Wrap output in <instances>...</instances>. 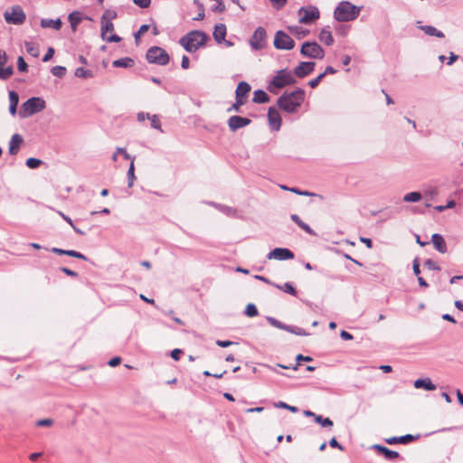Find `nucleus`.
I'll list each match as a JSON object with an SVG mask.
<instances>
[{"instance_id":"obj_1","label":"nucleus","mask_w":463,"mask_h":463,"mask_svg":"<svg viewBox=\"0 0 463 463\" xmlns=\"http://www.w3.org/2000/svg\"><path fill=\"white\" fill-rule=\"evenodd\" d=\"M305 99L304 90L298 88L291 92H284L277 101L279 109L288 113H295Z\"/></svg>"},{"instance_id":"obj_2","label":"nucleus","mask_w":463,"mask_h":463,"mask_svg":"<svg viewBox=\"0 0 463 463\" xmlns=\"http://www.w3.org/2000/svg\"><path fill=\"white\" fill-rule=\"evenodd\" d=\"M209 36L203 31L193 30L180 38L179 44L188 52H194L203 47Z\"/></svg>"},{"instance_id":"obj_3","label":"nucleus","mask_w":463,"mask_h":463,"mask_svg":"<svg viewBox=\"0 0 463 463\" xmlns=\"http://www.w3.org/2000/svg\"><path fill=\"white\" fill-rule=\"evenodd\" d=\"M360 6L354 5L348 1L338 4L334 11V17L338 22H350L356 19L361 12Z\"/></svg>"},{"instance_id":"obj_4","label":"nucleus","mask_w":463,"mask_h":463,"mask_svg":"<svg viewBox=\"0 0 463 463\" xmlns=\"http://www.w3.org/2000/svg\"><path fill=\"white\" fill-rule=\"evenodd\" d=\"M45 107L46 103L43 99L32 97L22 104L18 114L21 118H26L43 110Z\"/></svg>"},{"instance_id":"obj_5","label":"nucleus","mask_w":463,"mask_h":463,"mask_svg":"<svg viewBox=\"0 0 463 463\" xmlns=\"http://www.w3.org/2000/svg\"><path fill=\"white\" fill-rule=\"evenodd\" d=\"M296 83L293 73L288 69H282L277 71V74L269 81L268 90L270 92H275L274 89H282L286 86Z\"/></svg>"},{"instance_id":"obj_6","label":"nucleus","mask_w":463,"mask_h":463,"mask_svg":"<svg viewBox=\"0 0 463 463\" xmlns=\"http://www.w3.org/2000/svg\"><path fill=\"white\" fill-rule=\"evenodd\" d=\"M146 58L149 63L165 65L169 62L168 53L161 47H150L146 54Z\"/></svg>"},{"instance_id":"obj_7","label":"nucleus","mask_w":463,"mask_h":463,"mask_svg":"<svg viewBox=\"0 0 463 463\" xmlns=\"http://www.w3.org/2000/svg\"><path fill=\"white\" fill-rule=\"evenodd\" d=\"M300 53L307 58L321 60L325 56V51L317 42L303 43Z\"/></svg>"},{"instance_id":"obj_8","label":"nucleus","mask_w":463,"mask_h":463,"mask_svg":"<svg viewBox=\"0 0 463 463\" xmlns=\"http://www.w3.org/2000/svg\"><path fill=\"white\" fill-rule=\"evenodd\" d=\"M4 17L7 24L15 25L24 24L26 19L25 13L20 5H14L6 9Z\"/></svg>"},{"instance_id":"obj_9","label":"nucleus","mask_w":463,"mask_h":463,"mask_svg":"<svg viewBox=\"0 0 463 463\" xmlns=\"http://www.w3.org/2000/svg\"><path fill=\"white\" fill-rule=\"evenodd\" d=\"M274 46L278 50H291L295 46V42L285 32L278 31L274 37Z\"/></svg>"},{"instance_id":"obj_10","label":"nucleus","mask_w":463,"mask_h":463,"mask_svg":"<svg viewBox=\"0 0 463 463\" xmlns=\"http://www.w3.org/2000/svg\"><path fill=\"white\" fill-rule=\"evenodd\" d=\"M266 30L259 26L250 39V47L255 51L262 50L266 45Z\"/></svg>"},{"instance_id":"obj_11","label":"nucleus","mask_w":463,"mask_h":463,"mask_svg":"<svg viewBox=\"0 0 463 463\" xmlns=\"http://www.w3.org/2000/svg\"><path fill=\"white\" fill-rule=\"evenodd\" d=\"M266 319L269 323L270 326H272L276 328L285 330L287 332H289V333L297 335H309L304 329L298 327V326L283 324L282 322L279 321L278 319H276L273 317H267Z\"/></svg>"},{"instance_id":"obj_12","label":"nucleus","mask_w":463,"mask_h":463,"mask_svg":"<svg viewBox=\"0 0 463 463\" xmlns=\"http://www.w3.org/2000/svg\"><path fill=\"white\" fill-rule=\"evenodd\" d=\"M301 24H311L319 17V10L316 6L301 7L298 11Z\"/></svg>"},{"instance_id":"obj_13","label":"nucleus","mask_w":463,"mask_h":463,"mask_svg":"<svg viewBox=\"0 0 463 463\" xmlns=\"http://www.w3.org/2000/svg\"><path fill=\"white\" fill-rule=\"evenodd\" d=\"M114 30V24L110 21H103L101 22L100 28V37L103 41L108 43H119L121 38L117 34L107 35L108 32H112Z\"/></svg>"},{"instance_id":"obj_14","label":"nucleus","mask_w":463,"mask_h":463,"mask_svg":"<svg viewBox=\"0 0 463 463\" xmlns=\"http://www.w3.org/2000/svg\"><path fill=\"white\" fill-rule=\"evenodd\" d=\"M269 260H288L294 258V253L287 248H275L268 253Z\"/></svg>"},{"instance_id":"obj_15","label":"nucleus","mask_w":463,"mask_h":463,"mask_svg":"<svg viewBox=\"0 0 463 463\" xmlns=\"http://www.w3.org/2000/svg\"><path fill=\"white\" fill-rule=\"evenodd\" d=\"M316 67V63L314 61H301L295 69L293 75L298 78H305L309 75Z\"/></svg>"},{"instance_id":"obj_16","label":"nucleus","mask_w":463,"mask_h":463,"mask_svg":"<svg viewBox=\"0 0 463 463\" xmlns=\"http://www.w3.org/2000/svg\"><path fill=\"white\" fill-rule=\"evenodd\" d=\"M267 116L270 128L274 131H279L281 127L282 119L278 109L269 108Z\"/></svg>"},{"instance_id":"obj_17","label":"nucleus","mask_w":463,"mask_h":463,"mask_svg":"<svg viewBox=\"0 0 463 463\" xmlns=\"http://www.w3.org/2000/svg\"><path fill=\"white\" fill-rule=\"evenodd\" d=\"M250 122L251 120L247 118L241 116H232L228 119V126L232 131L235 132L236 130L250 125Z\"/></svg>"},{"instance_id":"obj_18","label":"nucleus","mask_w":463,"mask_h":463,"mask_svg":"<svg viewBox=\"0 0 463 463\" xmlns=\"http://www.w3.org/2000/svg\"><path fill=\"white\" fill-rule=\"evenodd\" d=\"M7 61V56L5 52L0 51V79L6 80L14 74L12 66L4 68Z\"/></svg>"},{"instance_id":"obj_19","label":"nucleus","mask_w":463,"mask_h":463,"mask_svg":"<svg viewBox=\"0 0 463 463\" xmlns=\"http://www.w3.org/2000/svg\"><path fill=\"white\" fill-rule=\"evenodd\" d=\"M371 448L372 449L383 454L388 460H394L399 457V453L397 451L391 450L388 448L379 444H374Z\"/></svg>"},{"instance_id":"obj_20","label":"nucleus","mask_w":463,"mask_h":463,"mask_svg":"<svg viewBox=\"0 0 463 463\" xmlns=\"http://www.w3.org/2000/svg\"><path fill=\"white\" fill-rule=\"evenodd\" d=\"M227 33V28L226 25L223 24H218L214 26V30L213 33V36L214 41L221 44L224 41Z\"/></svg>"},{"instance_id":"obj_21","label":"nucleus","mask_w":463,"mask_h":463,"mask_svg":"<svg viewBox=\"0 0 463 463\" xmlns=\"http://www.w3.org/2000/svg\"><path fill=\"white\" fill-rule=\"evenodd\" d=\"M416 439H418V436H413L411 434H406V435H403L401 437H392V438L386 439L385 441L387 444H391V445L397 444V443L408 444V443L415 440Z\"/></svg>"},{"instance_id":"obj_22","label":"nucleus","mask_w":463,"mask_h":463,"mask_svg":"<svg viewBox=\"0 0 463 463\" xmlns=\"http://www.w3.org/2000/svg\"><path fill=\"white\" fill-rule=\"evenodd\" d=\"M431 241L433 243L434 248L440 253L447 252V244L445 242L444 238L439 234L434 233L431 237Z\"/></svg>"},{"instance_id":"obj_23","label":"nucleus","mask_w":463,"mask_h":463,"mask_svg":"<svg viewBox=\"0 0 463 463\" xmlns=\"http://www.w3.org/2000/svg\"><path fill=\"white\" fill-rule=\"evenodd\" d=\"M22 143L23 137L19 134L13 135L9 142V154L16 155Z\"/></svg>"},{"instance_id":"obj_24","label":"nucleus","mask_w":463,"mask_h":463,"mask_svg":"<svg viewBox=\"0 0 463 463\" xmlns=\"http://www.w3.org/2000/svg\"><path fill=\"white\" fill-rule=\"evenodd\" d=\"M413 386L416 389H424L427 391H434L436 385L431 382L430 378L417 379L414 381Z\"/></svg>"},{"instance_id":"obj_25","label":"nucleus","mask_w":463,"mask_h":463,"mask_svg":"<svg viewBox=\"0 0 463 463\" xmlns=\"http://www.w3.org/2000/svg\"><path fill=\"white\" fill-rule=\"evenodd\" d=\"M318 39L321 43H325L327 46H330L334 43V38L331 33V31L329 30V27H324L319 34Z\"/></svg>"},{"instance_id":"obj_26","label":"nucleus","mask_w":463,"mask_h":463,"mask_svg":"<svg viewBox=\"0 0 463 463\" xmlns=\"http://www.w3.org/2000/svg\"><path fill=\"white\" fill-rule=\"evenodd\" d=\"M250 90V84L247 83L246 81H241L238 84L236 91H235L236 98L244 99L245 98H247Z\"/></svg>"},{"instance_id":"obj_27","label":"nucleus","mask_w":463,"mask_h":463,"mask_svg":"<svg viewBox=\"0 0 463 463\" xmlns=\"http://www.w3.org/2000/svg\"><path fill=\"white\" fill-rule=\"evenodd\" d=\"M61 20L60 18H57L55 20L53 19H42L41 20V26L43 28H52L56 31H59L61 27Z\"/></svg>"},{"instance_id":"obj_28","label":"nucleus","mask_w":463,"mask_h":463,"mask_svg":"<svg viewBox=\"0 0 463 463\" xmlns=\"http://www.w3.org/2000/svg\"><path fill=\"white\" fill-rule=\"evenodd\" d=\"M290 219L302 230H304L306 232L311 235H315V232L312 230V228L307 224L306 222H302L301 219L298 214H291Z\"/></svg>"},{"instance_id":"obj_29","label":"nucleus","mask_w":463,"mask_h":463,"mask_svg":"<svg viewBox=\"0 0 463 463\" xmlns=\"http://www.w3.org/2000/svg\"><path fill=\"white\" fill-rule=\"evenodd\" d=\"M135 64V61L132 58L125 57L121 59L115 60L112 62V65L116 68H130Z\"/></svg>"},{"instance_id":"obj_30","label":"nucleus","mask_w":463,"mask_h":463,"mask_svg":"<svg viewBox=\"0 0 463 463\" xmlns=\"http://www.w3.org/2000/svg\"><path fill=\"white\" fill-rule=\"evenodd\" d=\"M420 28L427 34V35H430V36H436L438 38H444V33L438 30L437 28H435L434 26H431V25H422V26H420Z\"/></svg>"},{"instance_id":"obj_31","label":"nucleus","mask_w":463,"mask_h":463,"mask_svg":"<svg viewBox=\"0 0 463 463\" xmlns=\"http://www.w3.org/2000/svg\"><path fill=\"white\" fill-rule=\"evenodd\" d=\"M269 99L268 94L262 90H257L254 91L252 101L254 103L262 104L268 102Z\"/></svg>"},{"instance_id":"obj_32","label":"nucleus","mask_w":463,"mask_h":463,"mask_svg":"<svg viewBox=\"0 0 463 463\" xmlns=\"http://www.w3.org/2000/svg\"><path fill=\"white\" fill-rule=\"evenodd\" d=\"M209 204L214 206L220 212L223 213L224 214H226L228 216H232L236 213V211L233 208L224 205V204H220V203H216L213 202L209 203Z\"/></svg>"},{"instance_id":"obj_33","label":"nucleus","mask_w":463,"mask_h":463,"mask_svg":"<svg viewBox=\"0 0 463 463\" xmlns=\"http://www.w3.org/2000/svg\"><path fill=\"white\" fill-rule=\"evenodd\" d=\"M69 22L71 24V29L73 32L76 31L77 26L81 21L80 14V12H72L69 14Z\"/></svg>"},{"instance_id":"obj_34","label":"nucleus","mask_w":463,"mask_h":463,"mask_svg":"<svg viewBox=\"0 0 463 463\" xmlns=\"http://www.w3.org/2000/svg\"><path fill=\"white\" fill-rule=\"evenodd\" d=\"M74 74L76 77L82 79H90L94 77L92 71L84 69L82 67L77 68Z\"/></svg>"},{"instance_id":"obj_35","label":"nucleus","mask_w":463,"mask_h":463,"mask_svg":"<svg viewBox=\"0 0 463 463\" xmlns=\"http://www.w3.org/2000/svg\"><path fill=\"white\" fill-rule=\"evenodd\" d=\"M134 161H135V157H132L130 165H129V168L128 170V187L133 186L134 181L136 179Z\"/></svg>"},{"instance_id":"obj_36","label":"nucleus","mask_w":463,"mask_h":463,"mask_svg":"<svg viewBox=\"0 0 463 463\" xmlns=\"http://www.w3.org/2000/svg\"><path fill=\"white\" fill-rule=\"evenodd\" d=\"M25 50L26 52L33 57L36 58L39 56L40 52L37 45L31 42H25L24 43Z\"/></svg>"},{"instance_id":"obj_37","label":"nucleus","mask_w":463,"mask_h":463,"mask_svg":"<svg viewBox=\"0 0 463 463\" xmlns=\"http://www.w3.org/2000/svg\"><path fill=\"white\" fill-rule=\"evenodd\" d=\"M421 194L420 192H411L403 196V201L407 203H416L421 199Z\"/></svg>"},{"instance_id":"obj_38","label":"nucleus","mask_w":463,"mask_h":463,"mask_svg":"<svg viewBox=\"0 0 463 463\" xmlns=\"http://www.w3.org/2000/svg\"><path fill=\"white\" fill-rule=\"evenodd\" d=\"M274 286L279 289H281L282 291L288 293V294H290L292 296H297V290L296 288L293 287V285L289 282H286L285 284H283L282 286L280 285H277V284H274Z\"/></svg>"},{"instance_id":"obj_39","label":"nucleus","mask_w":463,"mask_h":463,"mask_svg":"<svg viewBox=\"0 0 463 463\" xmlns=\"http://www.w3.org/2000/svg\"><path fill=\"white\" fill-rule=\"evenodd\" d=\"M120 154V156H124L125 159L130 160L133 156H131L125 148L117 147L115 153L112 156V161L116 162L118 160V155Z\"/></svg>"},{"instance_id":"obj_40","label":"nucleus","mask_w":463,"mask_h":463,"mask_svg":"<svg viewBox=\"0 0 463 463\" xmlns=\"http://www.w3.org/2000/svg\"><path fill=\"white\" fill-rule=\"evenodd\" d=\"M66 68L64 66H54L52 68L51 72L53 76L62 78L66 74Z\"/></svg>"},{"instance_id":"obj_41","label":"nucleus","mask_w":463,"mask_h":463,"mask_svg":"<svg viewBox=\"0 0 463 463\" xmlns=\"http://www.w3.org/2000/svg\"><path fill=\"white\" fill-rule=\"evenodd\" d=\"M244 314L249 317H254L258 316L257 307L252 303L248 304L246 306Z\"/></svg>"},{"instance_id":"obj_42","label":"nucleus","mask_w":463,"mask_h":463,"mask_svg":"<svg viewBox=\"0 0 463 463\" xmlns=\"http://www.w3.org/2000/svg\"><path fill=\"white\" fill-rule=\"evenodd\" d=\"M315 421L320 424L322 427H332L333 421L329 418H324L321 415H317Z\"/></svg>"},{"instance_id":"obj_43","label":"nucleus","mask_w":463,"mask_h":463,"mask_svg":"<svg viewBox=\"0 0 463 463\" xmlns=\"http://www.w3.org/2000/svg\"><path fill=\"white\" fill-rule=\"evenodd\" d=\"M194 4L196 5L198 8H200V12L198 13L197 16L194 18V20L201 21L205 16L203 5L199 0H194Z\"/></svg>"},{"instance_id":"obj_44","label":"nucleus","mask_w":463,"mask_h":463,"mask_svg":"<svg viewBox=\"0 0 463 463\" xmlns=\"http://www.w3.org/2000/svg\"><path fill=\"white\" fill-rule=\"evenodd\" d=\"M117 18V13L113 10H106L104 14L101 16V21H110L112 22L113 19Z\"/></svg>"},{"instance_id":"obj_45","label":"nucleus","mask_w":463,"mask_h":463,"mask_svg":"<svg viewBox=\"0 0 463 463\" xmlns=\"http://www.w3.org/2000/svg\"><path fill=\"white\" fill-rule=\"evenodd\" d=\"M149 119L151 121V127L153 128L157 129L160 132H163V129L161 128V122L157 115H152Z\"/></svg>"},{"instance_id":"obj_46","label":"nucleus","mask_w":463,"mask_h":463,"mask_svg":"<svg viewBox=\"0 0 463 463\" xmlns=\"http://www.w3.org/2000/svg\"><path fill=\"white\" fill-rule=\"evenodd\" d=\"M42 164V160L34 157H30L26 160V165L31 169H35L40 166Z\"/></svg>"},{"instance_id":"obj_47","label":"nucleus","mask_w":463,"mask_h":463,"mask_svg":"<svg viewBox=\"0 0 463 463\" xmlns=\"http://www.w3.org/2000/svg\"><path fill=\"white\" fill-rule=\"evenodd\" d=\"M275 407L277 408H281V409H286V410H288L290 411L291 412H298V409L295 406H291L284 402H279L277 403L274 404Z\"/></svg>"},{"instance_id":"obj_48","label":"nucleus","mask_w":463,"mask_h":463,"mask_svg":"<svg viewBox=\"0 0 463 463\" xmlns=\"http://www.w3.org/2000/svg\"><path fill=\"white\" fill-rule=\"evenodd\" d=\"M64 255L80 259V260H87L85 255H83L82 253H80L79 251L73 250H65Z\"/></svg>"},{"instance_id":"obj_49","label":"nucleus","mask_w":463,"mask_h":463,"mask_svg":"<svg viewBox=\"0 0 463 463\" xmlns=\"http://www.w3.org/2000/svg\"><path fill=\"white\" fill-rule=\"evenodd\" d=\"M28 65L25 62L24 59L22 56H19L17 59V69L21 72L27 71Z\"/></svg>"},{"instance_id":"obj_50","label":"nucleus","mask_w":463,"mask_h":463,"mask_svg":"<svg viewBox=\"0 0 463 463\" xmlns=\"http://www.w3.org/2000/svg\"><path fill=\"white\" fill-rule=\"evenodd\" d=\"M424 266L430 270H439V266L431 259H428L424 262Z\"/></svg>"},{"instance_id":"obj_51","label":"nucleus","mask_w":463,"mask_h":463,"mask_svg":"<svg viewBox=\"0 0 463 463\" xmlns=\"http://www.w3.org/2000/svg\"><path fill=\"white\" fill-rule=\"evenodd\" d=\"M9 102L10 105L17 106L19 103V95L14 90L9 91Z\"/></svg>"},{"instance_id":"obj_52","label":"nucleus","mask_w":463,"mask_h":463,"mask_svg":"<svg viewBox=\"0 0 463 463\" xmlns=\"http://www.w3.org/2000/svg\"><path fill=\"white\" fill-rule=\"evenodd\" d=\"M245 103V100L240 98H236L235 103L232 104V106L228 109V112H231L232 110L239 111L240 108Z\"/></svg>"},{"instance_id":"obj_53","label":"nucleus","mask_w":463,"mask_h":463,"mask_svg":"<svg viewBox=\"0 0 463 463\" xmlns=\"http://www.w3.org/2000/svg\"><path fill=\"white\" fill-rule=\"evenodd\" d=\"M325 78V73H320L317 78L308 81V85L311 87V88H316L321 81L322 80Z\"/></svg>"},{"instance_id":"obj_54","label":"nucleus","mask_w":463,"mask_h":463,"mask_svg":"<svg viewBox=\"0 0 463 463\" xmlns=\"http://www.w3.org/2000/svg\"><path fill=\"white\" fill-rule=\"evenodd\" d=\"M274 8L279 10L281 8H283L286 4H287V0H269Z\"/></svg>"},{"instance_id":"obj_55","label":"nucleus","mask_w":463,"mask_h":463,"mask_svg":"<svg viewBox=\"0 0 463 463\" xmlns=\"http://www.w3.org/2000/svg\"><path fill=\"white\" fill-rule=\"evenodd\" d=\"M133 3L140 8H147L151 4V0H133Z\"/></svg>"},{"instance_id":"obj_56","label":"nucleus","mask_w":463,"mask_h":463,"mask_svg":"<svg viewBox=\"0 0 463 463\" xmlns=\"http://www.w3.org/2000/svg\"><path fill=\"white\" fill-rule=\"evenodd\" d=\"M54 54V49L52 47H49L46 53L44 54L43 58V62L49 61Z\"/></svg>"},{"instance_id":"obj_57","label":"nucleus","mask_w":463,"mask_h":463,"mask_svg":"<svg viewBox=\"0 0 463 463\" xmlns=\"http://www.w3.org/2000/svg\"><path fill=\"white\" fill-rule=\"evenodd\" d=\"M52 424V420L51 419H43L36 422V425L40 427H48L51 426Z\"/></svg>"},{"instance_id":"obj_58","label":"nucleus","mask_w":463,"mask_h":463,"mask_svg":"<svg viewBox=\"0 0 463 463\" xmlns=\"http://www.w3.org/2000/svg\"><path fill=\"white\" fill-rule=\"evenodd\" d=\"M61 270L64 274H66V275H68L70 277H73V278H77L78 277V273L76 271H73V270H71V269H70L68 268L62 267V268H61Z\"/></svg>"},{"instance_id":"obj_59","label":"nucleus","mask_w":463,"mask_h":463,"mask_svg":"<svg viewBox=\"0 0 463 463\" xmlns=\"http://www.w3.org/2000/svg\"><path fill=\"white\" fill-rule=\"evenodd\" d=\"M234 343L229 340H217L216 345L220 347H228L232 345Z\"/></svg>"},{"instance_id":"obj_60","label":"nucleus","mask_w":463,"mask_h":463,"mask_svg":"<svg viewBox=\"0 0 463 463\" xmlns=\"http://www.w3.org/2000/svg\"><path fill=\"white\" fill-rule=\"evenodd\" d=\"M182 354V350L179 349V348H175L174 349L172 352H171V357L175 360V361H178L180 359V355Z\"/></svg>"},{"instance_id":"obj_61","label":"nucleus","mask_w":463,"mask_h":463,"mask_svg":"<svg viewBox=\"0 0 463 463\" xmlns=\"http://www.w3.org/2000/svg\"><path fill=\"white\" fill-rule=\"evenodd\" d=\"M412 269H413V273L416 275V276H419L420 273V264H419V261H418V259H415L413 260V263H412Z\"/></svg>"},{"instance_id":"obj_62","label":"nucleus","mask_w":463,"mask_h":463,"mask_svg":"<svg viewBox=\"0 0 463 463\" xmlns=\"http://www.w3.org/2000/svg\"><path fill=\"white\" fill-rule=\"evenodd\" d=\"M181 66L183 69L186 70L190 66V61L189 58L186 55H184L182 57Z\"/></svg>"},{"instance_id":"obj_63","label":"nucleus","mask_w":463,"mask_h":463,"mask_svg":"<svg viewBox=\"0 0 463 463\" xmlns=\"http://www.w3.org/2000/svg\"><path fill=\"white\" fill-rule=\"evenodd\" d=\"M150 114L149 113H146V112H139L137 113V118L139 122H142L144 121L146 118H150Z\"/></svg>"},{"instance_id":"obj_64","label":"nucleus","mask_w":463,"mask_h":463,"mask_svg":"<svg viewBox=\"0 0 463 463\" xmlns=\"http://www.w3.org/2000/svg\"><path fill=\"white\" fill-rule=\"evenodd\" d=\"M340 336L343 340H352L354 336L347 331L342 330Z\"/></svg>"}]
</instances>
